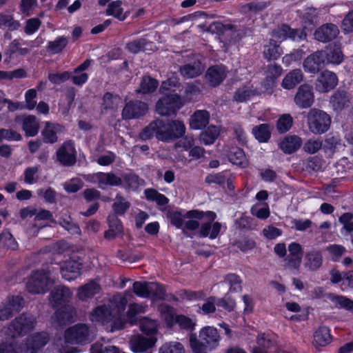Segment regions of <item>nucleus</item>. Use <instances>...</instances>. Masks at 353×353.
I'll return each mask as SVG.
<instances>
[{"mask_svg": "<svg viewBox=\"0 0 353 353\" xmlns=\"http://www.w3.org/2000/svg\"><path fill=\"white\" fill-rule=\"evenodd\" d=\"M181 98L176 94H167L160 98L156 103V112L165 117L175 115L183 106Z\"/></svg>", "mask_w": 353, "mask_h": 353, "instance_id": "1a4fd4ad", "label": "nucleus"}, {"mask_svg": "<svg viewBox=\"0 0 353 353\" xmlns=\"http://www.w3.org/2000/svg\"><path fill=\"white\" fill-rule=\"evenodd\" d=\"M326 250L333 261H339L345 253V248L341 245L333 244L327 246Z\"/></svg>", "mask_w": 353, "mask_h": 353, "instance_id": "052dcab7", "label": "nucleus"}, {"mask_svg": "<svg viewBox=\"0 0 353 353\" xmlns=\"http://www.w3.org/2000/svg\"><path fill=\"white\" fill-rule=\"evenodd\" d=\"M220 335L217 330L213 327L206 326L199 332V339L196 334L190 336V346L194 353H207L218 346Z\"/></svg>", "mask_w": 353, "mask_h": 353, "instance_id": "20e7f679", "label": "nucleus"}, {"mask_svg": "<svg viewBox=\"0 0 353 353\" xmlns=\"http://www.w3.org/2000/svg\"><path fill=\"white\" fill-rule=\"evenodd\" d=\"M70 290L64 285L56 286L50 292V301L54 307L65 305L71 299Z\"/></svg>", "mask_w": 353, "mask_h": 353, "instance_id": "6ab92c4d", "label": "nucleus"}, {"mask_svg": "<svg viewBox=\"0 0 353 353\" xmlns=\"http://www.w3.org/2000/svg\"><path fill=\"white\" fill-rule=\"evenodd\" d=\"M323 259L321 250L312 249L305 254L304 268L308 271L318 270L323 265Z\"/></svg>", "mask_w": 353, "mask_h": 353, "instance_id": "5701e85b", "label": "nucleus"}, {"mask_svg": "<svg viewBox=\"0 0 353 353\" xmlns=\"http://www.w3.org/2000/svg\"><path fill=\"white\" fill-rule=\"evenodd\" d=\"M257 343L259 347L254 348L252 353H268L267 349L270 347L271 341L267 339L264 334L258 336Z\"/></svg>", "mask_w": 353, "mask_h": 353, "instance_id": "774afa93", "label": "nucleus"}, {"mask_svg": "<svg viewBox=\"0 0 353 353\" xmlns=\"http://www.w3.org/2000/svg\"><path fill=\"white\" fill-rule=\"evenodd\" d=\"M121 177L123 179V186L125 189L134 190L143 183V181L135 174L129 172L123 174Z\"/></svg>", "mask_w": 353, "mask_h": 353, "instance_id": "e433bc0d", "label": "nucleus"}, {"mask_svg": "<svg viewBox=\"0 0 353 353\" xmlns=\"http://www.w3.org/2000/svg\"><path fill=\"white\" fill-rule=\"evenodd\" d=\"M35 323L33 315L23 313L10 323L6 334L11 338L23 336L34 328Z\"/></svg>", "mask_w": 353, "mask_h": 353, "instance_id": "6e6552de", "label": "nucleus"}, {"mask_svg": "<svg viewBox=\"0 0 353 353\" xmlns=\"http://www.w3.org/2000/svg\"><path fill=\"white\" fill-rule=\"evenodd\" d=\"M127 303L128 301L125 296L117 295L113 296L111 303L108 305H111L112 308L115 309V314H118L120 316L124 318L122 313L125 309Z\"/></svg>", "mask_w": 353, "mask_h": 353, "instance_id": "3c124183", "label": "nucleus"}, {"mask_svg": "<svg viewBox=\"0 0 353 353\" xmlns=\"http://www.w3.org/2000/svg\"><path fill=\"white\" fill-rule=\"evenodd\" d=\"M91 353H121L120 350L114 345H103L96 343L91 347Z\"/></svg>", "mask_w": 353, "mask_h": 353, "instance_id": "e2e57ef3", "label": "nucleus"}, {"mask_svg": "<svg viewBox=\"0 0 353 353\" xmlns=\"http://www.w3.org/2000/svg\"><path fill=\"white\" fill-rule=\"evenodd\" d=\"M68 39L65 37H59L54 41L48 43L47 51L52 54L61 52L68 45Z\"/></svg>", "mask_w": 353, "mask_h": 353, "instance_id": "c03bdc74", "label": "nucleus"}, {"mask_svg": "<svg viewBox=\"0 0 353 353\" xmlns=\"http://www.w3.org/2000/svg\"><path fill=\"white\" fill-rule=\"evenodd\" d=\"M58 224L71 234H80L81 233L79 225L74 222L70 216L67 214H63L59 218Z\"/></svg>", "mask_w": 353, "mask_h": 353, "instance_id": "ea45409f", "label": "nucleus"}, {"mask_svg": "<svg viewBox=\"0 0 353 353\" xmlns=\"http://www.w3.org/2000/svg\"><path fill=\"white\" fill-rule=\"evenodd\" d=\"M210 114L206 110H196L190 117V126L192 129L204 128L209 123Z\"/></svg>", "mask_w": 353, "mask_h": 353, "instance_id": "c85d7f7f", "label": "nucleus"}, {"mask_svg": "<svg viewBox=\"0 0 353 353\" xmlns=\"http://www.w3.org/2000/svg\"><path fill=\"white\" fill-rule=\"evenodd\" d=\"M121 1H115L110 3L106 10V14L113 16L120 21H123L126 18V14H123V9L121 7Z\"/></svg>", "mask_w": 353, "mask_h": 353, "instance_id": "79ce46f5", "label": "nucleus"}, {"mask_svg": "<svg viewBox=\"0 0 353 353\" xmlns=\"http://www.w3.org/2000/svg\"><path fill=\"white\" fill-rule=\"evenodd\" d=\"M332 339L330 327L321 325L313 333L312 345L317 351L321 352L332 343Z\"/></svg>", "mask_w": 353, "mask_h": 353, "instance_id": "ddd939ff", "label": "nucleus"}, {"mask_svg": "<svg viewBox=\"0 0 353 353\" xmlns=\"http://www.w3.org/2000/svg\"><path fill=\"white\" fill-rule=\"evenodd\" d=\"M108 223L109 229L104 232L105 239L112 241L116 237L123 235V227L122 223L115 214L108 216Z\"/></svg>", "mask_w": 353, "mask_h": 353, "instance_id": "b1692460", "label": "nucleus"}, {"mask_svg": "<svg viewBox=\"0 0 353 353\" xmlns=\"http://www.w3.org/2000/svg\"><path fill=\"white\" fill-rule=\"evenodd\" d=\"M339 34V30L334 23H325L314 32V38L321 42L326 43L334 39Z\"/></svg>", "mask_w": 353, "mask_h": 353, "instance_id": "aec40b11", "label": "nucleus"}, {"mask_svg": "<svg viewBox=\"0 0 353 353\" xmlns=\"http://www.w3.org/2000/svg\"><path fill=\"white\" fill-rule=\"evenodd\" d=\"M220 134L219 128L214 125L209 126L204 132H201L199 136L201 143L205 145L212 144L217 139Z\"/></svg>", "mask_w": 353, "mask_h": 353, "instance_id": "4c0bfd02", "label": "nucleus"}, {"mask_svg": "<svg viewBox=\"0 0 353 353\" xmlns=\"http://www.w3.org/2000/svg\"><path fill=\"white\" fill-rule=\"evenodd\" d=\"M22 129L26 137H34L37 134L39 125L35 116L29 115L23 120Z\"/></svg>", "mask_w": 353, "mask_h": 353, "instance_id": "c9c22d12", "label": "nucleus"}, {"mask_svg": "<svg viewBox=\"0 0 353 353\" xmlns=\"http://www.w3.org/2000/svg\"><path fill=\"white\" fill-rule=\"evenodd\" d=\"M226 77L225 69L223 66H212L206 72L205 79L210 85H219Z\"/></svg>", "mask_w": 353, "mask_h": 353, "instance_id": "bb28decb", "label": "nucleus"}, {"mask_svg": "<svg viewBox=\"0 0 353 353\" xmlns=\"http://www.w3.org/2000/svg\"><path fill=\"white\" fill-rule=\"evenodd\" d=\"M252 132L260 142H266L270 138V126L268 124H261L258 126H255L252 129Z\"/></svg>", "mask_w": 353, "mask_h": 353, "instance_id": "09e8293b", "label": "nucleus"}, {"mask_svg": "<svg viewBox=\"0 0 353 353\" xmlns=\"http://www.w3.org/2000/svg\"><path fill=\"white\" fill-rule=\"evenodd\" d=\"M336 75L330 71L325 70L321 73L316 81V89L320 92H327L337 84Z\"/></svg>", "mask_w": 353, "mask_h": 353, "instance_id": "f3484780", "label": "nucleus"}, {"mask_svg": "<svg viewBox=\"0 0 353 353\" xmlns=\"http://www.w3.org/2000/svg\"><path fill=\"white\" fill-rule=\"evenodd\" d=\"M158 81L150 77H143L140 83V88L137 90V92L147 94L154 92L158 87Z\"/></svg>", "mask_w": 353, "mask_h": 353, "instance_id": "37998d69", "label": "nucleus"}, {"mask_svg": "<svg viewBox=\"0 0 353 353\" xmlns=\"http://www.w3.org/2000/svg\"><path fill=\"white\" fill-rule=\"evenodd\" d=\"M155 337L151 336L145 337L139 334L132 336L130 341V346L134 352H143L152 347L156 343Z\"/></svg>", "mask_w": 353, "mask_h": 353, "instance_id": "4be33fe9", "label": "nucleus"}, {"mask_svg": "<svg viewBox=\"0 0 353 353\" xmlns=\"http://www.w3.org/2000/svg\"><path fill=\"white\" fill-rule=\"evenodd\" d=\"M203 71V67L199 60L187 63L180 68L181 75L186 79H192L200 75Z\"/></svg>", "mask_w": 353, "mask_h": 353, "instance_id": "7c9ffc66", "label": "nucleus"}, {"mask_svg": "<svg viewBox=\"0 0 353 353\" xmlns=\"http://www.w3.org/2000/svg\"><path fill=\"white\" fill-rule=\"evenodd\" d=\"M165 294V290L161 285L158 283H150L148 297H152L156 299H163Z\"/></svg>", "mask_w": 353, "mask_h": 353, "instance_id": "13d9d810", "label": "nucleus"}, {"mask_svg": "<svg viewBox=\"0 0 353 353\" xmlns=\"http://www.w3.org/2000/svg\"><path fill=\"white\" fill-rule=\"evenodd\" d=\"M101 290L100 285L96 280H92L89 283L79 288L78 296L79 299L85 301L93 297Z\"/></svg>", "mask_w": 353, "mask_h": 353, "instance_id": "c756f323", "label": "nucleus"}, {"mask_svg": "<svg viewBox=\"0 0 353 353\" xmlns=\"http://www.w3.org/2000/svg\"><path fill=\"white\" fill-rule=\"evenodd\" d=\"M323 147L322 141L320 139H310L303 145L305 152L309 154L317 152Z\"/></svg>", "mask_w": 353, "mask_h": 353, "instance_id": "0e129e2a", "label": "nucleus"}, {"mask_svg": "<svg viewBox=\"0 0 353 353\" xmlns=\"http://www.w3.org/2000/svg\"><path fill=\"white\" fill-rule=\"evenodd\" d=\"M74 310L72 307L67 305L59 309L52 316L54 325L61 327L70 323L74 316Z\"/></svg>", "mask_w": 353, "mask_h": 353, "instance_id": "cd10ccee", "label": "nucleus"}, {"mask_svg": "<svg viewBox=\"0 0 353 353\" xmlns=\"http://www.w3.org/2000/svg\"><path fill=\"white\" fill-rule=\"evenodd\" d=\"M159 353H185L183 345L177 341L165 343L159 349Z\"/></svg>", "mask_w": 353, "mask_h": 353, "instance_id": "603ef678", "label": "nucleus"}, {"mask_svg": "<svg viewBox=\"0 0 353 353\" xmlns=\"http://www.w3.org/2000/svg\"><path fill=\"white\" fill-rule=\"evenodd\" d=\"M325 62L324 52L318 50L305 59L303 67L305 72L315 74L324 67Z\"/></svg>", "mask_w": 353, "mask_h": 353, "instance_id": "dca6fc26", "label": "nucleus"}, {"mask_svg": "<svg viewBox=\"0 0 353 353\" xmlns=\"http://www.w3.org/2000/svg\"><path fill=\"white\" fill-rule=\"evenodd\" d=\"M187 217L189 219H202L204 217L208 218L205 223L201 224L199 231V235L201 237L209 236L211 239L216 238L221 231V224L219 222L212 223L216 218V214L212 211L203 212L198 210H192L187 212Z\"/></svg>", "mask_w": 353, "mask_h": 353, "instance_id": "39448f33", "label": "nucleus"}, {"mask_svg": "<svg viewBox=\"0 0 353 353\" xmlns=\"http://www.w3.org/2000/svg\"><path fill=\"white\" fill-rule=\"evenodd\" d=\"M343 146L344 145L341 143V140L338 135L329 134L325 138L323 148L336 152L343 148Z\"/></svg>", "mask_w": 353, "mask_h": 353, "instance_id": "49530a36", "label": "nucleus"}, {"mask_svg": "<svg viewBox=\"0 0 353 353\" xmlns=\"http://www.w3.org/2000/svg\"><path fill=\"white\" fill-rule=\"evenodd\" d=\"M0 353H23V347L16 341L0 343Z\"/></svg>", "mask_w": 353, "mask_h": 353, "instance_id": "4d7b16f0", "label": "nucleus"}, {"mask_svg": "<svg viewBox=\"0 0 353 353\" xmlns=\"http://www.w3.org/2000/svg\"><path fill=\"white\" fill-rule=\"evenodd\" d=\"M185 132V126L181 121L171 120L165 123L157 119L143 129L140 137L146 140L155 136L159 141L168 142L182 137Z\"/></svg>", "mask_w": 353, "mask_h": 353, "instance_id": "f257e3e1", "label": "nucleus"}, {"mask_svg": "<svg viewBox=\"0 0 353 353\" xmlns=\"http://www.w3.org/2000/svg\"><path fill=\"white\" fill-rule=\"evenodd\" d=\"M159 311L167 324L170 326L172 325L176 318L173 307L168 304H161L159 306Z\"/></svg>", "mask_w": 353, "mask_h": 353, "instance_id": "8fccbe9b", "label": "nucleus"}, {"mask_svg": "<svg viewBox=\"0 0 353 353\" xmlns=\"http://www.w3.org/2000/svg\"><path fill=\"white\" fill-rule=\"evenodd\" d=\"M350 94L345 90H337L330 97V103L335 111H341L350 104Z\"/></svg>", "mask_w": 353, "mask_h": 353, "instance_id": "a878e982", "label": "nucleus"}, {"mask_svg": "<svg viewBox=\"0 0 353 353\" xmlns=\"http://www.w3.org/2000/svg\"><path fill=\"white\" fill-rule=\"evenodd\" d=\"M324 54L327 63L337 65L343 60V54L341 48L336 43L329 45Z\"/></svg>", "mask_w": 353, "mask_h": 353, "instance_id": "72a5a7b5", "label": "nucleus"}, {"mask_svg": "<svg viewBox=\"0 0 353 353\" xmlns=\"http://www.w3.org/2000/svg\"><path fill=\"white\" fill-rule=\"evenodd\" d=\"M148 103L140 100H132L128 102L122 110L121 117L124 120L139 119L148 112Z\"/></svg>", "mask_w": 353, "mask_h": 353, "instance_id": "9d476101", "label": "nucleus"}, {"mask_svg": "<svg viewBox=\"0 0 353 353\" xmlns=\"http://www.w3.org/2000/svg\"><path fill=\"white\" fill-rule=\"evenodd\" d=\"M282 71V68L277 64L268 65L265 70L266 80L268 81V84H272L274 82V79H277L279 77L281 76Z\"/></svg>", "mask_w": 353, "mask_h": 353, "instance_id": "864d4df0", "label": "nucleus"}, {"mask_svg": "<svg viewBox=\"0 0 353 353\" xmlns=\"http://www.w3.org/2000/svg\"><path fill=\"white\" fill-rule=\"evenodd\" d=\"M294 101L300 108H308L314 101L313 88L308 84L301 85L294 96Z\"/></svg>", "mask_w": 353, "mask_h": 353, "instance_id": "4468645a", "label": "nucleus"}, {"mask_svg": "<svg viewBox=\"0 0 353 353\" xmlns=\"http://www.w3.org/2000/svg\"><path fill=\"white\" fill-rule=\"evenodd\" d=\"M256 94V91L247 86L239 88L234 94L233 99L236 102H244Z\"/></svg>", "mask_w": 353, "mask_h": 353, "instance_id": "de8ad7c7", "label": "nucleus"}, {"mask_svg": "<svg viewBox=\"0 0 353 353\" xmlns=\"http://www.w3.org/2000/svg\"><path fill=\"white\" fill-rule=\"evenodd\" d=\"M224 281L229 284L230 291L239 292L241 290V280L238 275L235 274H229L225 276Z\"/></svg>", "mask_w": 353, "mask_h": 353, "instance_id": "bf43d9fd", "label": "nucleus"}, {"mask_svg": "<svg viewBox=\"0 0 353 353\" xmlns=\"http://www.w3.org/2000/svg\"><path fill=\"white\" fill-rule=\"evenodd\" d=\"M90 329L85 324L75 325L65 332L64 339H59L56 348L59 353H74V348L70 344H82L89 341Z\"/></svg>", "mask_w": 353, "mask_h": 353, "instance_id": "f03ea898", "label": "nucleus"}, {"mask_svg": "<svg viewBox=\"0 0 353 353\" xmlns=\"http://www.w3.org/2000/svg\"><path fill=\"white\" fill-rule=\"evenodd\" d=\"M50 337L46 332H38L29 336L23 347V353H37L49 341Z\"/></svg>", "mask_w": 353, "mask_h": 353, "instance_id": "f8f14e48", "label": "nucleus"}, {"mask_svg": "<svg viewBox=\"0 0 353 353\" xmlns=\"http://www.w3.org/2000/svg\"><path fill=\"white\" fill-rule=\"evenodd\" d=\"M282 50L274 40H270L269 43L265 46L263 55L268 61L277 59L282 54Z\"/></svg>", "mask_w": 353, "mask_h": 353, "instance_id": "58836bf2", "label": "nucleus"}, {"mask_svg": "<svg viewBox=\"0 0 353 353\" xmlns=\"http://www.w3.org/2000/svg\"><path fill=\"white\" fill-rule=\"evenodd\" d=\"M57 160L64 166H72L77 162V151L72 141H65L56 152Z\"/></svg>", "mask_w": 353, "mask_h": 353, "instance_id": "9b49d317", "label": "nucleus"}, {"mask_svg": "<svg viewBox=\"0 0 353 353\" xmlns=\"http://www.w3.org/2000/svg\"><path fill=\"white\" fill-rule=\"evenodd\" d=\"M23 303V299L19 296L8 299L0 305V321H6L12 316L13 312H19Z\"/></svg>", "mask_w": 353, "mask_h": 353, "instance_id": "2eb2a0df", "label": "nucleus"}, {"mask_svg": "<svg viewBox=\"0 0 353 353\" xmlns=\"http://www.w3.org/2000/svg\"><path fill=\"white\" fill-rule=\"evenodd\" d=\"M144 194L148 201H155L159 205H165L169 201L164 194L159 193L157 190L152 188L145 190Z\"/></svg>", "mask_w": 353, "mask_h": 353, "instance_id": "a18cd8bd", "label": "nucleus"}, {"mask_svg": "<svg viewBox=\"0 0 353 353\" xmlns=\"http://www.w3.org/2000/svg\"><path fill=\"white\" fill-rule=\"evenodd\" d=\"M81 264L74 260H68L60 264V272L67 281L75 279L80 275Z\"/></svg>", "mask_w": 353, "mask_h": 353, "instance_id": "393cba45", "label": "nucleus"}, {"mask_svg": "<svg viewBox=\"0 0 353 353\" xmlns=\"http://www.w3.org/2000/svg\"><path fill=\"white\" fill-rule=\"evenodd\" d=\"M141 330L148 335H152L157 331V323L156 321L144 318L139 323Z\"/></svg>", "mask_w": 353, "mask_h": 353, "instance_id": "5fc2aeb1", "label": "nucleus"}, {"mask_svg": "<svg viewBox=\"0 0 353 353\" xmlns=\"http://www.w3.org/2000/svg\"><path fill=\"white\" fill-rule=\"evenodd\" d=\"M301 145V139L300 137L291 135L284 138L279 143V147L283 152L292 154L296 151Z\"/></svg>", "mask_w": 353, "mask_h": 353, "instance_id": "2f4dec72", "label": "nucleus"}, {"mask_svg": "<svg viewBox=\"0 0 353 353\" xmlns=\"http://www.w3.org/2000/svg\"><path fill=\"white\" fill-rule=\"evenodd\" d=\"M309 130L314 134H323L327 131L331 123V117L325 112L310 109L307 115Z\"/></svg>", "mask_w": 353, "mask_h": 353, "instance_id": "0eeeda50", "label": "nucleus"}, {"mask_svg": "<svg viewBox=\"0 0 353 353\" xmlns=\"http://www.w3.org/2000/svg\"><path fill=\"white\" fill-rule=\"evenodd\" d=\"M94 181L98 183L99 188L105 189L107 186H121L123 179L121 176L114 172H97L94 174Z\"/></svg>", "mask_w": 353, "mask_h": 353, "instance_id": "a211bd4d", "label": "nucleus"}, {"mask_svg": "<svg viewBox=\"0 0 353 353\" xmlns=\"http://www.w3.org/2000/svg\"><path fill=\"white\" fill-rule=\"evenodd\" d=\"M293 119L290 114H283L277 121L276 128L281 133L286 132L292 125Z\"/></svg>", "mask_w": 353, "mask_h": 353, "instance_id": "680f3d73", "label": "nucleus"}, {"mask_svg": "<svg viewBox=\"0 0 353 353\" xmlns=\"http://www.w3.org/2000/svg\"><path fill=\"white\" fill-rule=\"evenodd\" d=\"M303 74L300 69H294L288 72L282 81V87L287 90L294 88L303 81Z\"/></svg>", "mask_w": 353, "mask_h": 353, "instance_id": "473e14b6", "label": "nucleus"}, {"mask_svg": "<svg viewBox=\"0 0 353 353\" xmlns=\"http://www.w3.org/2000/svg\"><path fill=\"white\" fill-rule=\"evenodd\" d=\"M0 245L15 250L17 248V243L8 230H4L0 234Z\"/></svg>", "mask_w": 353, "mask_h": 353, "instance_id": "6e6d98bb", "label": "nucleus"}, {"mask_svg": "<svg viewBox=\"0 0 353 353\" xmlns=\"http://www.w3.org/2000/svg\"><path fill=\"white\" fill-rule=\"evenodd\" d=\"M54 272L53 267L41 269L34 272L30 277L26 288L29 292L32 294L44 293L54 283L51 275Z\"/></svg>", "mask_w": 353, "mask_h": 353, "instance_id": "423d86ee", "label": "nucleus"}, {"mask_svg": "<svg viewBox=\"0 0 353 353\" xmlns=\"http://www.w3.org/2000/svg\"><path fill=\"white\" fill-rule=\"evenodd\" d=\"M90 320L101 323L111 332L124 328L125 324V319L115 314V309L109 305L97 307L90 314Z\"/></svg>", "mask_w": 353, "mask_h": 353, "instance_id": "7ed1b4c3", "label": "nucleus"}, {"mask_svg": "<svg viewBox=\"0 0 353 353\" xmlns=\"http://www.w3.org/2000/svg\"><path fill=\"white\" fill-rule=\"evenodd\" d=\"M64 131L62 125L57 123L46 121L41 131L43 141L46 143L54 144L58 141V134Z\"/></svg>", "mask_w": 353, "mask_h": 353, "instance_id": "412c9836", "label": "nucleus"}, {"mask_svg": "<svg viewBox=\"0 0 353 353\" xmlns=\"http://www.w3.org/2000/svg\"><path fill=\"white\" fill-rule=\"evenodd\" d=\"M228 160L232 164L245 168L248 165L244 151L238 147L232 148L228 154Z\"/></svg>", "mask_w": 353, "mask_h": 353, "instance_id": "f704fd0d", "label": "nucleus"}, {"mask_svg": "<svg viewBox=\"0 0 353 353\" xmlns=\"http://www.w3.org/2000/svg\"><path fill=\"white\" fill-rule=\"evenodd\" d=\"M339 222L343 225V228L347 232H353V214L345 212L339 219Z\"/></svg>", "mask_w": 353, "mask_h": 353, "instance_id": "338daca9", "label": "nucleus"}, {"mask_svg": "<svg viewBox=\"0 0 353 353\" xmlns=\"http://www.w3.org/2000/svg\"><path fill=\"white\" fill-rule=\"evenodd\" d=\"M150 283L135 281L133 283L134 292L139 296L148 298Z\"/></svg>", "mask_w": 353, "mask_h": 353, "instance_id": "69168bd1", "label": "nucleus"}, {"mask_svg": "<svg viewBox=\"0 0 353 353\" xmlns=\"http://www.w3.org/2000/svg\"><path fill=\"white\" fill-rule=\"evenodd\" d=\"M130 207V202L121 194H117L112 204V210L114 212L113 214L117 216V215H123Z\"/></svg>", "mask_w": 353, "mask_h": 353, "instance_id": "a19ab883", "label": "nucleus"}]
</instances>
